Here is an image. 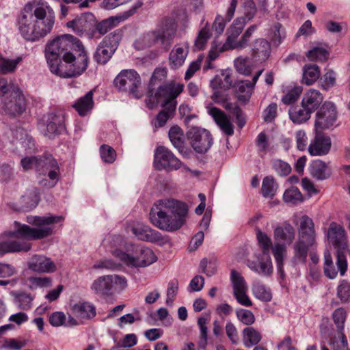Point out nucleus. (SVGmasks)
Returning a JSON list of instances; mask_svg holds the SVG:
<instances>
[{
	"instance_id": "nucleus-1",
	"label": "nucleus",
	"mask_w": 350,
	"mask_h": 350,
	"mask_svg": "<svg viewBox=\"0 0 350 350\" xmlns=\"http://www.w3.org/2000/svg\"><path fill=\"white\" fill-rule=\"evenodd\" d=\"M55 14L46 3L38 4L33 10L31 3L25 5L18 20L20 33L27 41L34 42L49 33L54 25Z\"/></svg>"
},
{
	"instance_id": "nucleus-2",
	"label": "nucleus",
	"mask_w": 350,
	"mask_h": 350,
	"mask_svg": "<svg viewBox=\"0 0 350 350\" xmlns=\"http://www.w3.org/2000/svg\"><path fill=\"white\" fill-rule=\"evenodd\" d=\"M188 208L175 200L157 201L150 211V221L157 228L167 231L180 228L186 221Z\"/></svg>"
},
{
	"instance_id": "nucleus-3",
	"label": "nucleus",
	"mask_w": 350,
	"mask_h": 350,
	"mask_svg": "<svg viewBox=\"0 0 350 350\" xmlns=\"http://www.w3.org/2000/svg\"><path fill=\"white\" fill-rule=\"evenodd\" d=\"M64 219L62 216H53L51 215L40 216H29L27 222L30 224L37 226L38 228H31L30 226L15 221V225L18 227L14 232H9L5 234L8 237H21L29 239H40L51 235L53 233L51 224L58 223Z\"/></svg>"
},
{
	"instance_id": "nucleus-4",
	"label": "nucleus",
	"mask_w": 350,
	"mask_h": 350,
	"mask_svg": "<svg viewBox=\"0 0 350 350\" xmlns=\"http://www.w3.org/2000/svg\"><path fill=\"white\" fill-rule=\"evenodd\" d=\"M183 88L184 85L181 83L170 82L158 88L155 97L157 103H161V105L163 109L157 116L155 127L163 126L167 121L173 117L177 105L176 98L183 91Z\"/></svg>"
},
{
	"instance_id": "nucleus-5",
	"label": "nucleus",
	"mask_w": 350,
	"mask_h": 350,
	"mask_svg": "<svg viewBox=\"0 0 350 350\" xmlns=\"http://www.w3.org/2000/svg\"><path fill=\"white\" fill-rule=\"evenodd\" d=\"M315 244L314 224L310 217L304 215L300 218L298 239L293 245V263H305L310 248H312Z\"/></svg>"
},
{
	"instance_id": "nucleus-6",
	"label": "nucleus",
	"mask_w": 350,
	"mask_h": 350,
	"mask_svg": "<svg viewBox=\"0 0 350 350\" xmlns=\"http://www.w3.org/2000/svg\"><path fill=\"white\" fill-rule=\"evenodd\" d=\"M247 24L245 17L237 18L226 30V40L223 44L224 50H242L250 45L253 34L258 29L256 24L249 26L240 39L239 37Z\"/></svg>"
},
{
	"instance_id": "nucleus-7",
	"label": "nucleus",
	"mask_w": 350,
	"mask_h": 350,
	"mask_svg": "<svg viewBox=\"0 0 350 350\" xmlns=\"http://www.w3.org/2000/svg\"><path fill=\"white\" fill-rule=\"evenodd\" d=\"M78 50L64 55V62L57 66V71L53 73L64 78L76 77L81 75L88 68V57L82 44L76 42Z\"/></svg>"
},
{
	"instance_id": "nucleus-8",
	"label": "nucleus",
	"mask_w": 350,
	"mask_h": 350,
	"mask_svg": "<svg viewBox=\"0 0 350 350\" xmlns=\"http://www.w3.org/2000/svg\"><path fill=\"white\" fill-rule=\"evenodd\" d=\"M176 27L172 19L164 18L152 31L144 33L137 41L142 49L150 47L158 42L162 44L173 40Z\"/></svg>"
},
{
	"instance_id": "nucleus-9",
	"label": "nucleus",
	"mask_w": 350,
	"mask_h": 350,
	"mask_svg": "<svg viewBox=\"0 0 350 350\" xmlns=\"http://www.w3.org/2000/svg\"><path fill=\"white\" fill-rule=\"evenodd\" d=\"M74 37L69 34L58 36L51 40L46 46L45 57L51 71H57V66L64 60V55L70 53L68 49L73 44Z\"/></svg>"
},
{
	"instance_id": "nucleus-10",
	"label": "nucleus",
	"mask_w": 350,
	"mask_h": 350,
	"mask_svg": "<svg viewBox=\"0 0 350 350\" xmlns=\"http://www.w3.org/2000/svg\"><path fill=\"white\" fill-rule=\"evenodd\" d=\"M327 237L329 243L338 250L336 265L340 274L344 275L347 269V258L343 253L348 247L345 230L340 224L332 222L327 230Z\"/></svg>"
},
{
	"instance_id": "nucleus-11",
	"label": "nucleus",
	"mask_w": 350,
	"mask_h": 350,
	"mask_svg": "<svg viewBox=\"0 0 350 350\" xmlns=\"http://www.w3.org/2000/svg\"><path fill=\"white\" fill-rule=\"evenodd\" d=\"M112 254L122 263L133 267H146L157 260V256L154 252L146 247L136 248L135 256H131L119 250H113Z\"/></svg>"
},
{
	"instance_id": "nucleus-12",
	"label": "nucleus",
	"mask_w": 350,
	"mask_h": 350,
	"mask_svg": "<svg viewBox=\"0 0 350 350\" xmlns=\"http://www.w3.org/2000/svg\"><path fill=\"white\" fill-rule=\"evenodd\" d=\"M127 286L125 277L112 274L100 276L92 282L91 289L97 295H110Z\"/></svg>"
},
{
	"instance_id": "nucleus-13",
	"label": "nucleus",
	"mask_w": 350,
	"mask_h": 350,
	"mask_svg": "<svg viewBox=\"0 0 350 350\" xmlns=\"http://www.w3.org/2000/svg\"><path fill=\"white\" fill-rule=\"evenodd\" d=\"M121 39V34L116 30L107 36L98 45L93 58L100 64H105L117 50Z\"/></svg>"
},
{
	"instance_id": "nucleus-14",
	"label": "nucleus",
	"mask_w": 350,
	"mask_h": 350,
	"mask_svg": "<svg viewBox=\"0 0 350 350\" xmlns=\"http://www.w3.org/2000/svg\"><path fill=\"white\" fill-rule=\"evenodd\" d=\"M114 85L119 90L138 97L141 78L135 70H123L115 78Z\"/></svg>"
},
{
	"instance_id": "nucleus-15",
	"label": "nucleus",
	"mask_w": 350,
	"mask_h": 350,
	"mask_svg": "<svg viewBox=\"0 0 350 350\" xmlns=\"http://www.w3.org/2000/svg\"><path fill=\"white\" fill-rule=\"evenodd\" d=\"M154 167L159 170L173 171L180 169L182 162L175 157L171 150L164 146H159L154 152Z\"/></svg>"
},
{
	"instance_id": "nucleus-16",
	"label": "nucleus",
	"mask_w": 350,
	"mask_h": 350,
	"mask_svg": "<svg viewBox=\"0 0 350 350\" xmlns=\"http://www.w3.org/2000/svg\"><path fill=\"white\" fill-rule=\"evenodd\" d=\"M2 109L11 115H19L26 110L27 103L23 92L19 88H14L10 96L0 100Z\"/></svg>"
},
{
	"instance_id": "nucleus-17",
	"label": "nucleus",
	"mask_w": 350,
	"mask_h": 350,
	"mask_svg": "<svg viewBox=\"0 0 350 350\" xmlns=\"http://www.w3.org/2000/svg\"><path fill=\"white\" fill-rule=\"evenodd\" d=\"M314 127L316 131L329 129L334 125L337 118L335 105L329 101L325 102L315 115Z\"/></svg>"
},
{
	"instance_id": "nucleus-18",
	"label": "nucleus",
	"mask_w": 350,
	"mask_h": 350,
	"mask_svg": "<svg viewBox=\"0 0 350 350\" xmlns=\"http://www.w3.org/2000/svg\"><path fill=\"white\" fill-rule=\"evenodd\" d=\"M64 129V116L61 112L49 113L46 120L39 124L40 132L49 139L61 134Z\"/></svg>"
},
{
	"instance_id": "nucleus-19",
	"label": "nucleus",
	"mask_w": 350,
	"mask_h": 350,
	"mask_svg": "<svg viewBox=\"0 0 350 350\" xmlns=\"http://www.w3.org/2000/svg\"><path fill=\"white\" fill-rule=\"evenodd\" d=\"M187 137L192 148L198 153L206 152L213 144L211 134L204 129L193 127L187 132Z\"/></svg>"
},
{
	"instance_id": "nucleus-20",
	"label": "nucleus",
	"mask_w": 350,
	"mask_h": 350,
	"mask_svg": "<svg viewBox=\"0 0 350 350\" xmlns=\"http://www.w3.org/2000/svg\"><path fill=\"white\" fill-rule=\"evenodd\" d=\"M94 22V16L92 13L87 12L69 21L67 26L72 28L77 35L86 36L91 38L92 35L90 31L93 29Z\"/></svg>"
},
{
	"instance_id": "nucleus-21",
	"label": "nucleus",
	"mask_w": 350,
	"mask_h": 350,
	"mask_svg": "<svg viewBox=\"0 0 350 350\" xmlns=\"http://www.w3.org/2000/svg\"><path fill=\"white\" fill-rule=\"evenodd\" d=\"M247 266L253 271L264 277H269L273 273V265L269 254H260L256 260H247Z\"/></svg>"
},
{
	"instance_id": "nucleus-22",
	"label": "nucleus",
	"mask_w": 350,
	"mask_h": 350,
	"mask_svg": "<svg viewBox=\"0 0 350 350\" xmlns=\"http://www.w3.org/2000/svg\"><path fill=\"white\" fill-rule=\"evenodd\" d=\"M28 268L35 272L49 273L57 270L55 263L44 255H33L27 262Z\"/></svg>"
},
{
	"instance_id": "nucleus-23",
	"label": "nucleus",
	"mask_w": 350,
	"mask_h": 350,
	"mask_svg": "<svg viewBox=\"0 0 350 350\" xmlns=\"http://www.w3.org/2000/svg\"><path fill=\"white\" fill-rule=\"evenodd\" d=\"M314 139L310 142L308 152L312 156H322L327 154L331 148L329 137L316 131Z\"/></svg>"
},
{
	"instance_id": "nucleus-24",
	"label": "nucleus",
	"mask_w": 350,
	"mask_h": 350,
	"mask_svg": "<svg viewBox=\"0 0 350 350\" xmlns=\"http://www.w3.org/2000/svg\"><path fill=\"white\" fill-rule=\"evenodd\" d=\"M36 171L40 174L51 177H59L60 173L57 162L51 155L38 159Z\"/></svg>"
},
{
	"instance_id": "nucleus-25",
	"label": "nucleus",
	"mask_w": 350,
	"mask_h": 350,
	"mask_svg": "<svg viewBox=\"0 0 350 350\" xmlns=\"http://www.w3.org/2000/svg\"><path fill=\"white\" fill-rule=\"evenodd\" d=\"M263 70H258L253 77L252 81H239L236 83V92L238 98L243 103L249 101L252 94L254 88L259 79V77L262 73Z\"/></svg>"
},
{
	"instance_id": "nucleus-26",
	"label": "nucleus",
	"mask_w": 350,
	"mask_h": 350,
	"mask_svg": "<svg viewBox=\"0 0 350 350\" xmlns=\"http://www.w3.org/2000/svg\"><path fill=\"white\" fill-rule=\"evenodd\" d=\"M133 234L139 240L148 242H157L162 240L160 232L142 223H137L131 228Z\"/></svg>"
},
{
	"instance_id": "nucleus-27",
	"label": "nucleus",
	"mask_w": 350,
	"mask_h": 350,
	"mask_svg": "<svg viewBox=\"0 0 350 350\" xmlns=\"http://www.w3.org/2000/svg\"><path fill=\"white\" fill-rule=\"evenodd\" d=\"M208 113L213 118L221 130L227 135L230 136L234 133V127L228 117L223 111L215 107H207Z\"/></svg>"
},
{
	"instance_id": "nucleus-28",
	"label": "nucleus",
	"mask_w": 350,
	"mask_h": 350,
	"mask_svg": "<svg viewBox=\"0 0 350 350\" xmlns=\"http://www.w3.org/2000/svg\"><path fill=\"white\" fill-rule=\"evenodd\" d=\"M71 310L81 323L92 319L96 314L95 306L88 301H80L74 304Z\"/></svg>"
},
{
	"instance_id": "nucleus-29",
	"label": "nucleus",
	"mask_w": 350,
	"mask_h": 350,
	"mask_svg": "<svg viewBox=\"0 0 350 350\" xmlns=\"http://www.w3.org/2000/svg\"><path fill=\"white\" fill-rule=\"evenodd\" d=\"M270 53L271 44L265 38H257L251 44V56L256 61H265Z\"/></svg>"
},
{
	"instance_id": "nucleus-30",
	"label": "nucleus",
	"mask_w": 350,
	"mask_h": 350,
	"mask_svg": "<svg viewBox=\"0 0 350 350\" xmlns=\"http://www.w3.org/2000/svg\"><path fill=\"white\" fill-rule=\"evenodd\" d=\"M31 244L27 241H3L0 240V256L7 253L28 252Z\"/></svg>"
},
{
	"instance_id": "nucleus-31",
	"label": "nucleus",
	"mask_w": 350,
	"mask_h": 350,
	"mask_svg": "<svg viewBox=\"0 0 350 350\" xmlns=\"http://www.w3.org/2000/svg\"><path fill=\"white\" fill-rule=\"evenodd\" d=\"M323 100V96L319 91L310 89L304 94L301 104L312 113L319 107Z\"/></svg>"
},
{
	"instance_id": "nucleus-32",
	"label": "nucleus",
	"mask_w": 350,
	"mask_h": 350,
	"mask_svg": "<svg viewBox=\"0 0 350 350\" xmlns=\"http://www.w3.org/2000/svg\"><path fill=\"white\" fill-rule=\"evenodd\" d=\"M310 175L319 180H325L332 175V169L325 162L317 159L310 163L309 165Z\"/></svg>"
},
{
	"instance_id": "nucleus-33",
	"label": "nucleus",
	"mask_w": 350,
	"mask_h": 350,
	"mask_svg": "<svg viewBox=\"0 0 350 350\" xmlns=\"http://www.w3.org/2000/svg\"><path fill=\"white\" fill-rule=\"evenodd\" d=\"M169 138L178 152L185 157H188L189 154L184 146V133L183 130L177 126H172L168 133Z\"/></svg>"
},
{
	"instance_id": "nucleus-34",
	"label": "nucleus",
	"mask_w": 350,
	"mask_h": 350,
	"mask_svg": "<svg viewBox=\"0 0 350 350\" xmlns=\"http://www.w3.org/2000/svg\"><path fill=\"white\" fill-rule=\"evenodd\" d=\"M187 46L175 45L169 56V64L172 68L176 69L183 65L188 55Z\"/></svg>"
},
{
	"instance_id": "nucleus-35",
	"label": "nucleus",
	"mask_w": 350,
	"mask_h": 350,
	"mask_svg": "<svg viewBox=\"0 0 350 350\" xmlns=\"http://www.w3.org/2000/svg\"><path fill=\"white\" fill-rule=\"evenodd\" d=\"M94 107L93 91H89L83 96L79 98L73 105L72 107L81 116H85Z\"/></svg>"
},
{
	"instance_id": "nucleus-36",
	"label": "nucleus",
	"mask_w": 350,
	"mask_h": 350,
	"mask_svg": "<svg viewBox=\"0 0 350 350\" xmlns=\"http://www.w3.org/2000/svg\"><path fill=\"white\" fill-rule=\"evenodd\" d=\"M123 21L124 20L120 14L110 16L98 23L95 26V29L100 35H104Z\"/></svg>"
},
{
	"instance_id": "nucleus-37",
	"label": "nucleus",
	"mask_w": 350,
	"mask_h": 350,
	"mask_svg": "<svg viewBox=\"0 0 350 350\" xmlns=\"http://www.w3.org/2000/svg\"><path fill=\"white\" fill-rule=\"evenodd\" d=\"M290 119L295 124H301L308 121L311 116L312 113L308 111L307 108L295 106L289 109Z\"/></svg>"
},
{
	"instance_id": "nucleus-38",
	"label": "nucleus",
	"mask_w": 350,
	"mask_h": 350,
	"mask_svg": "<svg viewBox=\"0 0 350 350\" xmlns=\"http://www.w3.org/2000/svg\"><path fill=\"white\" fill-rule=\"evenodd\" d=\"M286 252V247L284 244L275 243L273 247V255L277 264V271L280 276L284 278L283 260Z\"/></svg>"
},
{
	"instance_id": "nucleus-39",
	"label": "nucleus",
	"mask_w": 350,
	"mask_h": 350,
	"mask_svg": "<svg viewBox=\"0 0 350 350\" xmlns=\"http://www.w3.org/2000/svg\"><path fill=\"white\" fill-rule=\"evenodd\" d=\"M262 339L260 333L253 327H247L243 330V341L246 347L257 345Z\"/></svg>"
},
{
	"instance_id": "nucleus-40",
	"label": "nucleus",
	"mask_w": 350,
	"mask_h": 350,
	"mask_svg": "<svg viewBox=\"0 0 350 350\" xmlns=\"http://www.w3.org/2000/svg\"><path fill=\"white\" fill-rule=\"evenodd\" d=\"M22 59L23 58L21 56L14 59H11L0 55V73L7 75L14 72Z\"/></svg>"
},
{
	"instance_id": "nucleus-41",
	"label": "nucleus",
	"mask_w": 350,
	"mask_h": 350,
	"mask_svg": "<svg viewBox=\"0 0 350 350\" xmlns=\"http://www.w3.org/2000/svg\"><path fill=\"white\" fill-rule=\"evenodd\" d=\"M274 237L291 243L295 238V229L289 224H286L284 227L278 226L274 230Z\"/></svg>"
},
{
	"instance_id": "nucleus-42",
	"label": "nucleus",
	"mask_w": 350,
	"mask_h": 350,
	"mask_svg": "<svg viewBox=\"0 0 350 350\" xmlns=\"http://www.w3.org/2000/svg\"><path fill=\"white\" fill-rule=\"evenodd\" d=\"M232 85V81L230 73L227 71L223 72L221 76L215 77L211 81V86L213 90L219 88L227 90Z\"/></svg>"
},
{
	"instance_id": "nucleus-43",
	"label": "nucleus",
	"mask_w": 350,
	"mask_h": 350,
	"mask_svg": "<svg viewBox=\"0 0 350 350\" xmlns=\"http://www.w3.org/2000/svg\"><path fill=\"white\" fill-rule=\"evenodd\" d=\"M283 199L286 203L291 205H297L304 201L301 193L296 187H291L286 189L283 194Z\"/></svg>"
},
{
	"instance_id": "nucleus-44",
	"label": "nucleus",
	"mask_w": 350,
	"mask_h": 350,
	"mask_svg": "<svg viewBox=\"0 0 350 350\" xmlns=\"http://www.w3.org/2000/svg\"><path fill=\"white\" fill-rule=\"evenodd\" d=\"M320 76L319 68L314 64L306 65L304 68L303 81L310 85L315 82Z\"/></svg>"
},
{
	"instance_id": "nucleus-45",
	"label": "nucleus",
	"mask_w": 350,
	"mask_h": 350,
	"mask_svg": "<svg viewBox=\"0 0 350 350\" xmlns=\"http://www.w3.org/2000/svg\"><path fill=\"white\" fill-rule=\"evenodd\" d=\"M278 187L274 178L271 176H267L262 180L261 193L265 198H272L275 195Z\"/></svg>"
},
{
	"instance_id": "nucleus-46",
	"label": "nucleus",
	"mask_w": 350,
	"mask_h": 350,
	"mask_svg": "<svg viewBox=\"0 0 350 350\" xmlns=\"http://www.w3.org/2000/svg\"><path fill=\"white\" fill-rule=\"evenodd\" d=\"M256 145L258 151L262 154L274 152V147L271 146L269 137L264 132L258 135L256 139Z\"/></svg>"
},
{
	"instance_id": "nucleus-47",
	"label": "nucleus",
	"mask_w": 350,
	"mask_h": 350,
	"mask_svg": "<svg viewBox=\"0 0 350 350\" xmlns=\"http://www.w3.org/2000/svg\"><path fill=\"white\" fill-rule=\"evenodd\" d=\"M338 270L336 269L330 252L328 250L324 252L323 271L326 277L329 279H334L338 275Z\"/></svg>"
},
{
	"instance_id": "nucleus-48",
	"label": "nucleus",
	"mask_w": 350,
	"mask_h": 350,
	"mask_svg": "<svg viewBox=\"0 0 350 350\" xmlns=\"http://www.w3.org/2000/svg\"><path fill=\"white\" fill-rule=\"evenodd\" d=\"M230 278L232 283L233 294L247 291V283L239 272L232 270Z\"/></svg>"
},
{
	"instance_id": "nucleus-49",
	"label": "nucleus",
	"mask_w": 350,
	"mask_h": 350,
	"mask_svg": "<svg viewBox=\"0 0 350 350\" xmlns=\"http://www.w3.org/2000/svg\"><path fill=\"white\" fill-rule=\"evenodd\" d=\"M254 296L262 301H269L272 295L270 290L260 282H255L252 286Z\"/></svg>"
},
{
	"instance_id": "nucleus-50",
	"label": "nucleus",
	"mask_w": 350,
	"mask_h": 350,
	"mask_svg": "<svg viewBox=\"0 0 350 350\" xmlns=\"http://www.w3.org/2000/svg\"><path fill=\"white\" fill-rule=\"evenodd\" d=\"M330 345L334 350H348V342L345 335L342 332H338V336H331Z\"/></svg>"
},
{
	"instance_id": "nucleus-51",
	"label": "nucleus",
	"mask_w": 350,
	"mask_h": 350,
	"mask_svg": "<svg viewBox=\"0 0 350 350\" xmlns=\"http://www.w3.org/2000/svg\"><path fill=\"white\" fill-rule=\"evenodd\" d=\"M234 67L237 71L244 75H249L252 72V67L249 64L247 57L240 56L234 59Z\"/></svg>"
},
{
	"instance_id": "nucleus-52",
	"label": "nucleus",
	"mask_w": 350,
	"mask_h": 350,
	"mask_svg": "<svg viewBox=\"0 0 350 350\" xmlns=\"http://www.w3.org/2000/svg\"><path fill=\"white\" fill-rule=\"evenodd\" d=\"M306 56L311 61L324 62L328 59L329 53L324 48L314 47L308 51Z\"/></svg>"
},
{
	"instance_id": "nucleus-53",
	"label": "nucleus",
	"mask_w": 350,
	"mask_h": 350,
	"mask_svg": "<svg viewBox=\"0 0 350 350\" xmlns=\"http://www.w3.org/2000/svg\"><path fill=\"white\" fill-rule=\"evenodd\" d=\"M337 297L342 303L350 301V283L347 280H342L337 287Z\"/></svg>"
},
{
	"instance_id": "nucleus-54",
	"label": "nucleus",
	"mask_w": 350,
	"mask_h": 350,
	"mask_svg": "<svg viewBox=\"0 0 350 350\" xmlns=\"http://www.w3.org/2000/svg\"><path fill=\"white\" fill-rule=\"evenodd\" d=\"M347 318V312L342 308H338L332 314V319L336 327L337 332H342Z\"/></svg>"
},
{
	"instance_id": "nucleus-55",
	"label": "nucleus",
	"mask_w": 350,
	"mask_h": 350,
	"mask_svg": "<svg viewBox=\"0 0 350 350\" xmlns=\"http://www.w3.org/2000/svg\"><path fill=\"white\" fill-rule=\"evenodd\" d=\"M100 157L105 163H112L116 159V150L109 145L103 144L100 147Z\"/></svg>"
},
{
	"instance_id": "nucleus-56",
	"label": "nucleus",
	"mask_w": 350,
	"mask_h": 350,
	"mask_svg": "<svg viewBox=\"0 0 350 350\" xmlns=\"http://www.w3.org/2000/svg\"><path fill=\"white\" fill-rule=\"evenodd\" d=\"M271 165L273 169L280 175V176H287L291 172V165L280 159H273L271 161Z\"/></svg>"
},
{
	"instance_id": "nucleus-57",
	"label": "nucleus",
	"mask_w": 350,
	"mask_h": 350,
	"mask_svg": "<svg viewBox=\"0 0 350 350\" xmlns=\"http://www.w3.org/2000/svg\"><path fill=\"white\" fill-rule=\"evenodd\" d=\"M336 79V72L332 70H327L320 79L321 85L323 89L327 90L335 85Z\"/></svg>"
},
{
	"instance_id": "nucleus-58",
	"label": "nucleus",
	"mask_w": 350,
	"mask_h": 350,
	"mask_svg": "<svg viewBox=\"0 0 350 350\" xmlns=\"http://www.w3.org/2000/svg\"><path fill=\"white\" fill-rule=\"evenodd\" d=\"M303 91L301 86H294L287 91L286 94L282 98V101L286 105L294 103L299 98Z\"/></svg>"
},
{
	"instance_id": "nucleus-59",
	"label": "nucleus",
	"mask_w": 350,
	"mask_h": 350,
	"mask_svg": "<svg viewBox=\"0 0 350 350\" xmlns=\"http://www.w3.org/2000/svg\"><path fill=\"white\" fill-rule=\"evenodd\" d=\"M256 237L258 243L262 248V253L269 254V250L272 246L271 239L259 229L256 231Z\"/></svg>"
},
{
	"instance_id": "nucleus-60",
	"label": "nucleus",
	"mask_w": 350,
	"mask_h": 350,
	"mask_svg": "<svg viewBox=\"0 0 350 350\" xmlns=\"http://www.w3.org/2000/svg\"><path fill=\"white\" fill-rule=\"evenodd\" d=\"M207 319L205 317H200L198 320V325L200 331V337L199 341V345L202 348H205L207 345V332L208 328L206 327Z\"/></svg>"
},
{
	"instance_id": "nucleus-61",
	"label": "nucleus",
	"mask_w": 350,
	"mask_h": 350,
	"mask_svg": "<svg viewBox=\"0 0 350 350\" xmlns=\"http://www.w3.org/2000/svg\"><path fill=\"white\" fill-rule=\"evenodd\" d=\"M211 35L210 29L206 25L200 31L195 42V46L199 50L203 49Z\"/></svg>"
},
{
	"instance_id": "nucleus-62",
	"label": "nucleus",
	"mask_w": 350,
	"mask_h": 350,
	"mask_svg": "<svg viewBox=\"0 0 350 350\" xmlns=\"http://www.w3.org/2000/svg\"><path fill=\"white\" fill-rule=\"evenodd\" d=\"M237 319L243 324L250 325L255 321L254 314L248 310L240 308L236 311Z\"/></svg>"
},
{
	"instance_id": "nucleus-63",
	"label": "nucleus",
	"mask_w": 350,
	"mask_h": 350,
	"mask_svg": "<svg viewBox=\"0 0 350 350\" xmlns=\"http://www.w3.org/2000/svg\"><path fill=\"white\" fill-rule=\"evenodd\" d=\"M178 291V282L177 280L174 279L168 283L167 289V298H166V304L167 306H172L174 302V299L176 296Z\"/></svg>"
},
{
	"instance_id": "nucleus-64",
	"label": "nucleus",
	"mask_w": 350,
	"mask_h": 350,
	"mask_svg": "<svg viewBox=\"0 0 350 350\" xmlns=\"http://www.w3.org/2000/svg\"><path fill=\"white\" fill-rule=\"evenodd\" d=\"M16 301L22 310H28L31 307L33 298L30 294L21 293L15 294Z\"/></svg>"
}]
</instances>
